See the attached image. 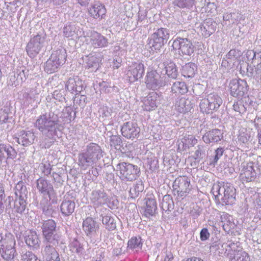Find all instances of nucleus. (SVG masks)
Returning <instances> with one entry per match:
<instances>
[{
	"instance_id": "1",
	"label": "nucleus",
	"mask_w": 261,
	"mask_h": 261,
	"mask_svg": "<svg viewBox=\"0 0 261 261\" xmlns=\"http://www.w3.org/2000/svg\"><path fill=\"white\" fill-rule=\"evenodd\" d=\"M34 125L43 136L50 137L57 135L60 126L58 114L52 111L39 116Z\"/></svg>"
},
{
	"instance_id": "2",
	"label": "nucleus",
	"mask_w": 261,
	"mask_h": 261,
	"mask_svg": "<svg viewBox=\"0 0 261 261\" xmlns=\"http://www.w3.org/2000/svg\"><path fill=\"white\" fill-rule=\"evenodd\" d=\"M117 169L119 173V178L122 181H133L140 176V168L129 163L120 162L117 164Z\"/></svg>"
},
{
	"instance_id": "3",
	"label": "nucleus",
	"mask_w": 261,
	"mask_h": 261,
	"mask_svg": "<svg viewBox=\"0 0 261 261\" xmlns=\"http://www.w3.org/2000/svg\"><path fill=\"white\" fill-rule=\"evenodd\" d=\"M223 102L222 98L216 93H210L200 100V111L206 114H212L217 111Z\"/></svg>"
},
{
	"instance_id": "4",
	"label": "nucleus",
	"mask_w": 261,
	"mask_h": 261,
	"mask_svg": "<svg viewBox=\"0 0 261 261\" xmlns=\"http://www.w3.org/2000/svg\"><path fill=\"white\" fill-rule=\"evenodd\" d=\"M66 54L65 49H58L54 51L45 64V71L49 73L57 71L58 69L65 63Z\"/></svg>"
},
{
	"instance_id": "5",
	"label": "nucleus",
	"mask_w": 261,
	"mask_h": 261,
	"mask_svg": "<svg viewBox=\"0 0 261 261\" xmlns=\"http://www.w3.org/2000/svg\"><path fill=\"white\" fill-rule=\"evenodd\" d=\"M169 38L167 29L161 28L156 30L148 38V45L152 50H159Z\"/></svg>"
},
{
	"instance_id": "6",
	"label": "nucleus",
	"mask_w": 261,
	"mask_h": 261,
	"mask_svg": "<svg viewBox=\"0 0 261 261\" xmlns=\"http://www.w3.org/2000/svg\"><path fill=\"white\" fill-rule=\"evenodd\" d=\"M45 37L46 34L41 29L37 35L31 38L26 47V51L30 58H34L39 54L43 46Z\"/></svg>"
},
{
	"instance_id": "7",
	"label": "nucleus",
	"mask_w": 261,
	"mask_h": 261,
	"mask_svg": "<svg viewBox=\"0 0 261 261\" xmlns=\"http://www.w3.org/2000/svg\"><path fill=\"white\" fill-rule=\"evenodd\" d=\"M41 228L43 241H47L50 243L59 241L60 234L58 232L57 223L54 220L48 219L44 221L42 223Z\"/></svg>"
},
{
	"instance_id": "8",
	"label": "nucleus",
	"mask_w": 261,
	"mask_h": 261,
	"mask_svg": "<svg viewBox=\"0 0 261 261\" xmlns=\"http://www.w3.org/2000/svg\"><path fill=\"white\" fill-rule=\"evenodd\" d=\"M190 180L187 176H179L174 181L173 193L177 198L183 199L189 192Z\"/></svg>"
},
{
	"instance_id": "9",
	"label": "nucleus",
	"mask_w": 261,
	"mask_h": 261,
	"mask_svg": "<svg viewBox=\"0 0 261 261\" xmlns=\"http://www.w3.org/2000/svg\"><path fill=\"white\" fill-rule=\"evenodd\" d=\"M145 80L147 88L152 90L159 89L167 83V77L161 76L156 70L147 72Z\"/></svg>"
},
{
	"instance_id": "10",
	"label": "nucleus",
	"mask_w": 261,
	"mask_h": 261,
	"mask_svg": "<svg viewBox=\"0 0 261 261\" xmlns=\"http://www.w3.org/2000/svg\"><path fill=\"white\" fill-rule=\"evenodd\" d=\"M173 49L178 50L181 56H191L194 51L195 46L191 41L187 38H177L172 43Z\"/></svg>"
},
{
	"instance_id": "11",
	"label": "nucleus",
	"mask_w": 261,
	"mask_h": 261,
	"mask_svg": "<svg viewBox=\"0 0 261 261\" xmlns=\"http://www.w3.org/2000/svg\"><path fill=\"white\" fill-rule=\"evenodd\" d=\"M59 241L56 242L43 241V245L41 249L43 258L45 261H60L59 254L55 249V247L59 244Z\"/></svg>"
},
{
	"instance_id": "12",
	"label": "nucleus",
	"mask_w": 261,
	"mask_h": 261,
	"mask_svg": "<svg viewBox=\"0 0 261 261\" xmlns=\"http://www.w3.org/2000/svg\"><path fill=\"white\" fill-rule=\"evenodd\" d=\"M6 242L3 244L2 246V250H0L2 257L7 261L12 260L16 255V252L14 247L15 245V240L13 236L9 233L6 236Z\"/></svg>"
},
{
	"instance_id": "13",
	"label": "nucleus",
	"mask_w": 261,
	"mask_h": 261,
	"mask_svg": "<svg viewBox=\"0 0 261 261\" xmlns=\"http://www.w3.org/2000/svg\"><path fill=\"white\" fill-rule=\"evenodd\" d=\"M144 65L140 61L133 62L128 67L126 75L130 83H134L143 77Z\"/></svg>"
},
{
	"instance_id": "14",
	"label": "nucleus",
	"mask_w": 261,
	"mask_h": 261,
	"mask_svg": "<svg viewBox=\"0 0 261 261\" xmlns=\"http://www.w3.org/2000/svg\"><path fill=\"white\" fill-rule=\"evenodd\" d=\"M248 85L247 82L241 79H233L229 83L230 94L235 97L241 98L247 93Z\"/></svg>"
},
{
	"instance_id": "15",
	"label": "nucleus",
	"mask_w": 261,
	"mask_h": 261,
	"mask_svg": "<svg viewBox=\"0 0 261 261\" xmlns=\"http://www.w3.org/2000/svg\"><path fill=\"white\" fill-rule=\"evenodd\" d=\"M90 45L94 48H103L108 46V39L100 33L90 31L87 33Z\"/></svg>"
},
{
	"instance_id": "16",
	"label": "nucleus",
	"mask_w": 261,
	"mask_h": 261,
	"mask_svg": "<svg viewBox=\"0 0 261 261\" xmlns=\"http://www.w3.org/2000/svg\"><path fill=\"white\" fill-rule=\"evenodd\" d=\"M122 135L126 139L133 140L139 137L140 128L137 124L132 121L123 123L121 128Z\"/></svg>"
},
{
	"instance_id": "17",
	"label": "nucleus",
	"mask_w": 261,
	"mask_h": 261,
	"mask_svg": "<svg viewBox=\"0 0 261 261\" xmlns=\"http://www.w3.org/2000/svg\"><path fill=\"white\" fill-rule=\"evenodd\" d=\"M241 168L240 177L243 181L250 182L255 179L256 173L254 169L253 163H243Z\"/></svg>"
},
{
	"instance_id": "18",
	"label": "nucleus",
	"mask_w": 261,
	"mask_h": 261,
	"mask_svg": "<svg viewBox=\"0 0 261 261\" xmlns=\"http://www.w3.org/2000/svg\"><path fill=\"white\" fill-rule=\"evenodd\" d=\"M16 150L9 144H0V165L7 163L9 160H14L17 156Z\"/></svg>"
},
{
	"instance_id": "19",
	"label": "nucleus",
	"mask_w": 261,
	"mask_h": 261,
	"mask_svg": "<svg viewBox=\"0 0 261 261\" xmlns=\"http://www.w3.org/2000/svg\"><path fill=\"white\" fill-rule=\"evenodd\" d=\"M36 185L38 192L44 196L50 197L54 193L53 186L50 182L42 177L36 180Z\"/></svg>"
},
{
	"instance_id": "20",
	"label": "nucleus",
	"mask_w": 261,
	"mask_h": 261,
	"mask_svg": "<svg viewBox=\"0 0 261 261\" xmlns=\"http://www.w3.org/2000/svg\"><path fill=\"white\" fill-rule=\"evenodd\" d=\"M99 213L100 219H101L102 223L105 225L107 229L111 231L116 229V222L114 218L111 216L110 210L105 207H101Z\"/></svg>"
},
{
	"instance_id": "21",
	"label": "nucleus",
	"mask_w": 261,
	"mask_h": 261,
	"mask_svg": "<svg viewBox=\"0 0 261 261\" xmlns=\"http://www.w3.org/2000/svg\"><path fill=\"white\" fill-rule=\"evenodd\" d=\"M65 88L75 95L80 93L84 89V82L79 76L70 77L66 82Z\"/></svg>"
},
{
	"instance_id": "22",
	"label": "nucleus",
	"mask_w": 261,
	"mask_h": 261,
	"mask_svg": "<svg viewBox=\"0 0 261 261\" xmlns=\"http://www.w3.org/2000/svg\"><path fill=\"white\" fill-rule=\"evenodd\" d=\"M90 200L94 208L104 205L107 203L108 197L103 190H93L91 194Z\"/></svg>"
},
{
	"instance_id": "23",
	"label": "nucleus",
	"mask_w": 261,
	"mask_h": 261,
	"mask_svg": "<svg viewBox=\"0 0 261 261\" xmlns=\"http://www.w3.org/2000/svg\"><path fill=\"white\" fill-rule=\"evenodd\" d=\"M17 136L16 141L23 146H28L32 144L35 138L34 133L30 130H20Z\"/></svg>"
},
{
	"instance_id": "24",
	"label": "nucleus",
	"mask_w": 261,
	"mask_h": 261,
	"mask_svg": "<svg viewBox=\"0 0 261 261\" xmlns=\"http://www.w3.org/2000/svg\"><path fill=\"white\" fill-rule=\"evenodd\" d=\"M236 190L232 184L229 182L226 192L220 197L221 203L222 205H233L236 200Z\"/></svg>"
},
{
	"instance_id": "25",
	"label": "nucleus",
	"mask_w": 261,
	"mask_h": 261,
	"mask_svg": "<svg viewBox=\"0 0 261 261\" xmlns=\"http://www.w3.org/2000/svg\"><path fill=\"white\" fill-rule=\"evenodd\" d=\"M158 98L159 96L156 92H150L142 101L143 109L147 111L154 109L157 107Z\"/></svg>"
},
{
	"instance_id": "26",
	"label": "nucleus",
	"mask_w": 261,
	"mask_h": 261,
	"mask_svg": "<svg viewBox=\"0 0 261 261\" xmlns=\"http://www.w3.org/2000/svg\"><path fill=\"white\" fill-rule=\"evenodd\" d=\"M99 228L96 222L91 217H87L83 222V228L87 236L91 237Z\"/></svg>"
},
{
	"instance_id": "27",
	"label": "nucleus",
	"mask_w": 261,
	"mask_h": 261,
	"mask_svg": "<svg viewBox=\"0 0 261 261\" xmlns=\"http://www.w3.org/2000/svg\"><path fill=\"white\" fill-rule=\"evenodd\" d=\"M85 152L96 162L103 156V152L97 144L91 143L87 145Z\"/></svg>"
},
{
	"instance_id": "28",
	"label": "nucleus",
	"mask_w": 261,
	"mask_h": 261,
	"mask_svg": "<svg viewBox=\"0 0 261 261\" xmlns=\"http://www.w3.org/2000/svg\"><path fill=\"white\" fill-rule=\"evenodd\" d=\"M217 27V22L208 18L206 19L203 24L200 26V30L203 36L208 37L216 31Z\"/></svg>"
},
{
	"instance_id": "29",
	"label": "nucleus",
	"mask_w": 261,
	"mask_h": 261,
	"mask_svg": "<svg viewBox=\"0 0 261 261\" xmlns=\"http://www.w3.org/2000/svg\"><path fill=\"white\" fill-rule=\"evenodd\" d=\"M223 137V133L220 129H213L206 132L202 139L205 143H216L221 141Z\"/></svg>"
},
{
	"instance_id": "30",
	"label": "nucleus",
	"mask_w": 261,
	"mask_h": 261,
	"mask_svg": "<svg viewBox=\"0 0 261 261\" xmlns=\"http://www.w3.org/2000/svg\"><path fill=\"white\" fill-rule=\"evenodd\" d=\"M175 107L178 112L185 113L190 111L193 107V104L189 99L185 97L178 98L176 101Z\"/></svg>"
},
{
	"instance_id": "31",
	"label": "nucleus",
	"mask_w": 261,
	"mask_h": 261,
	"mask_svg": "<svg viewBox=\"0 0 261 261\" xmlns=\"http://www.w3.org/2000/svg\"><path fill=\"white\" fill-rule=\"evenodd\" d=\"M96 163V162L85 151L80 153L78 155L79 165L84 170L87 169Z\"/></svg>"
},
{
	"instance_id": "32",
	"label": "nucleus",
	"mask_w": 261,
	"mask_h": 261,
	"mask_svg": "<svg viewBox=\"0 0 261 261\" xmlns=\"http://www.w3.org/2000/svg\"><path fill=\"white\" fill-rule=\"evenodd\" d=\"M85 67L89 70L90 72H96L100 67V59L95 56L89 55L86 56L84 59Z\"/></svg>"
},
{
	"instance_id": "33",
	"label": "nucleus",
	"mask_w": 261,
	"mask_h": 261,
	"mask_svg": "<svg viewBox=\"0 0 261 261\" xmlns=\"http://www.w3.org/2000/svg\"><path fill=\"white\" fill-rule=\"evenodd\" d=\"M228 183L227 182H218L213 185L211 192L215 197L216 199L220 200V197L224 195L227 189Z\"/></svg>"
},
{
	"instance_id": "34",
	"label": "nucleus",
	"mask_w": 261,
	"mask_h": 261,
	"mask_svg": "<svg viewBox=\"0 0 261 261\" xmlns=\"http://www.w3.org/2000/svg\"><path fill=\"white\" fill-rule=\"evenodd\" d=\"M91 17L95 19H101L106 13V9L104 5L96 3L93 5L89 10Z\"/></svg>"
},
{
	"instance_id": "35",
	"label": "nucleus",
	"mask_w": 261,
	"mask_h": 261,
	"mask_svg": "<svg viewBox=\"0 0 261 261\" xmlns=\"http://www.w3.org/2000/svg\"><path fill=\"white\" fill-rule=\"evenodd\" d=\"M26 244L35 249H38L39 247V240L35 231L30 230L27 232L25 237Z\"/></svg>"
},
{
	"instance_id": "36",
	"label": "nucleus",
	"mask_w": 261,
	"mask_h": 261,
	"mask_svg": "<svg viewBox=\"0 0 261 261\" xmlns=\"http://www.w3.org/2000/svg\"><path fill=\"white\" fill-rule=\"evenodd\" d=\"M160 206L163 212H165L169 214V212H171L174 207V203L171 196L168 194L164 195L160 204Z\"/></svg>"
},
{
	"instance_id": "37",
	"label": "nucleus",
	"mask_w": 261,
	"mask_h": 261,
	"mask_svg": "<svg viewBox=\"0 0 261 261\" xmlns=\"http://www.w3.org/2000/svg\"><path fill=\"white\" fill-rule=\"evenodd\" d=\"M75 207V202L70 200H63L60 206L61 213L65 216L71 215L74 212Z\"/></svg>"
},
{
	"instance_id": "38",
	"label": "nucleus",
	"mask_w": 261,
	"mask_h": 261,
	"mask_svg": "<svg viewBox=\"0 0 261 261\" xmlns=\"http://www.w3.org/2000/svg\"><path fill=\"white\" fill-rule=\"evenodd\" d=\"M197 68L195 64L189 62L182 67L181 74L186 78H192L194 76Z\"/></svg>"
},
{
	"instance_id": "39",
	"label": "nucleus",
	"mask_w": 261,
	"mask_h": 261,
	"mask_svg": "<svg viewBox=\"0 0 261 261\" xmlns=\"http://www.w3.org/2000/svg\"><path fill=\"white\" fill-rule=\"evenodd\" d=\"M157 210V204L155 200L153 198H148L146 201V208L144 215L148 218L154 215Z\"/></svg>"
},
{
	"instance_id": "40",
	"label": "nucleus",
	"mask_w": 261,
	"mask_h": 261,
	"mask_svg": "<svg viewBox=\"0 0 261 261\" xmlns=\"http://www.w3.org/2000/svg\"><path fill=\"white\" fill-rule=\"evenodd\" d=\"M163 66L165 69L166 74L170 78L175 79L177 77L178 72L176 66L173 62H164Z\"/></svg>"
},
{
	"instance_id": "41",
	"label": "nucleus",
	"mask_w": 261,
	"mask_h": 261,
	"mask_svg": "<svg viewBox=\"0 0 261 261\" xmlns=\"http://www.w3.org/2000/svg\"><path fill=\"white\" fill-rule=\"evenodd\" d=\"M245 100V104L243 103V101H238L234 102L233 105V109L239 114L244 113L247 110L248 107L250 105H252L253 101L250 100L248 97L244 98Z\"/></svg>"
},
{
	"instance_id": "42",
	"label": "nucleus",
	"mask_w": 261,
	"mask_h": 261,
	"mask_svg": "<svg viewBox=\"0 0 261 261\" xmlns=\"http://www.w3.org/2000/svg\"><path fill=\"white\" fill-rule=\"evenodd\" d=\"M144 186L142 180H137L133 187L129 190V195L130 198L135 199L144 190Z\"/></svg>"
},
{
	"instance_id": "43",
	"label": "nucleus",
	"mask_w": 261,
	"mask_h": 261,
	"mask_svg": "<svg viewBox=\"0 0 261 261\" xmlns=\"http://www.w3.org/2000/svg\"><path fill=\"white\" fill-rule=\"evenodd\" d=\"M221 219L222 227L225 231H229L234 227L233 218L228 214L223 213L221 216Z\"/></svg>"
},
{
	"instance_id": "44",
	"label": "nucleus",
	"mask_w": 261,
	"mask_h": 261,
	"mask_svg": "<svg viewBox=\"0 0 261 261\" xmlns=\"http://www.w3.org/2000/svg\"><path fill=\"white\" fill-rule=\"evenodd\" d=\"M0 123L3 125V128L10 130L14 125V119L12 117L9 116L7 112L3 111L0 113Z\"/></svg>"
},
{
	"instance_id": "45",
	"label": "nucleus",
	"mask_w": 261,
	"mask_h": 261,
	"mask_svg": "<svg viewBox=\"0 0 261 261\" xmlns=\"http://www.w3.org/2000/svg\"><path fill=\"white\" fill-rule=\"evenodd\" d=\"M229 258L230 261H250L249 255L242 249L234 250L233 255H230Z\"/></svg>"
},
{
	"instance_id": "46",
	"label": "nucleus",
	"mask_w": 261,
	"mask_h": 261,
	"mask_svg": "<svg viewBox=\"0 0 261 261\" xmlns=\"http://www.w3.org/2000/svg\"><path fill=\"white\" fill-rule=\"evenodd\" d=\"M64 36L67 38L73 39L77 37V29L75 25L71 23H67L63 28Z\"/></svg>"
},
{
	"instance_id": "47",
	"label": "nucleus",
	"mask_w": 261,
	"mask_h": 261,
	"mask_svg": "<svg viewBox=\"0 0 261 261\" xmlns=\"http://www.w3.org/2000/svg\"><path fill=\"white\" fill-rule=\"evenodd\" d=\"M69 247L72 253H76L79 256L84 254L85 253L83 244L76 239H74L71 242Z\"/></svg>"
},
{
	"instance_id": "48",
	"label": "nucleus",
	"mask_w": 261,
	"mask_h": 261,
	"mask_svg": "<svg viewBox=\"0 0 261 261\" xmlns=\"http://www.w3.org/2000/svg\"><path fill=\"white\" fill-rule=\"evenodd\" d=\"M142 245L143 242L140 237H133L128 241L127 248L137 251L142 249Z\"/></svg>"
},
{
	"instance_id": "49",
	"label": "nucleus",
	"mask_w": 261,
	"mask_h": 261,
	"mask_svg": "<svg viewBox=\"0 0 261 261\" xmlns=\"http://www.w3.org/2000/svg\"><path fill=\"white\" fill-rule=\"evenodd\" d=\"M28 190L25 184L22 181H19L15 186V194L16 197L27 199Z\"/></svg>"
},
{
	"instance_id": "50",
	"label": "nucleus",
	"mask_w": 261,
	"mask_h": 261,
	"mask_svg": "<svg viewBox=\"0 0 261 261\" xmlns=\"http://www.w3.org/2000/svg\"><path fill=\"white\" fill-rule=\"evenodd\" d=\"M251 136L250 133L247 130H242L240 132L239 135L238 137V144L242 147L247 146L249 144Z\"/></svg>"
},
{
	"instance_id": "51",
	"label": "nucleus",
	"mask_w": 261,
	"mask_h": 261,
	"mask_svg": "<svg viewBox=\"0 0 261 261\" xmlns=\"http://www.w3.org/2000/svg\"><path fill=\"white\" fill-rule=\"evenodd\" d=\"M172 92L174 93L184 94L188 91V87L186 84L182 82H176L172 86Z\"/></svg>"
},
{
	"instance_id": "52",
	"label": "nucleus",
	"mask_w": 261,
	"mask_h": 261,
	"mask_svg": "<svg viewBox=\"0 0 261 261\" xmlns=\"http://www.w3.org/2000/svg\"><path fill=\"white\" fill-rule=\"evenodd\" d=\"M26 199L16 198L14 201V209L16 212L21 214L24 211L27 205Z\"/></svg>"
},
{
	"instance_id": "53",
	"label": "nucleus",
	"mask_w": 261,
	"mask_h": 261,
	"mask_svg": "<svg viewBox=\"0 0 261 261\" xmlns=\"http://www.w3.org/2000/svg\"><path fill=\"white\" fill-rule=\"evenodd\" d=\"M21 261H40L32 252L30 251H22Z\"/></svg>"
},
{
	"instance_id": "54",
	"label": "nucleus",
	"mask_w": 261,
	"mask_h": 261,
	"mask_svg": "<svg viewBox=\"0 0 261 261\" xmlns=\"http://www.w3.org/2000/svg\"><path fill=\"white\" fill-rule=\"evenodd\" d=\"M253 197L254 209L259 214L258 217L261 216V196L257 193L253 195Z\"/></svg>"
},
{
	"instance_id": "55",
	"label": "nucleus",
	"mask_w": 261,
	"mask_h": 261,
	"mask_svg": "<svg viewBox=\"0 0 261 261\" xmlns=\"http://www.w3.org/2000/svg\"><path fill=\"white\" fill-rule=\"evenodd\" d=\"M57 135H54L52 137H45V138L40 144L42 148H49L54 143L55 138Z\"/></svg>"
},
{
	"instance_id": "56",
	"label": "nucleus",
	"mask_w": 261,
	"mask_h": 261,
	"mask_svg": "<svg viewBox=\"0 0 261 261\" xmlns=\"http://www.w3.org/2000/svg\"><path fill=\"white\" fill-rule=\"evenodd\" d=\"M194 0H177L175 3V5L181 8H190L193 5Z\"/></svg>"
},
{
	"instance_id": "57",
	"label": "nucleus",
	"mask_w": 261,
	"mask_h": 261,
	"mask_svg": "<svg viewBox=\"0 0 261 261\" xmlns=\"http://www.w3.org/2000/svg\"><path fill=\"white\" fill-rule=\"evenodd\" d=\"M237 14L235 13H226L223 15V20L225 21H228V25L232 24L235 23L237 20Z\"/></svg>"
},
{
	"instance_id": "58",
	"label": "nucleus",
	"mask_w": 261,
	"mask_h": 261,
	"mask_svg": "<svg viewBox=\"0 0 261 261\" xmlns=\"http://www.w3.org/2000/svg\"><path fill=\"white\" fill-rule=\"evenodd\" d=\"M42 209L43 214L48 217L51 216L55 210L54 206L50 203H47L46 204L44 205Z\"/></svg>"
},
{
	"instance_id": "59",
	"label": "nucleus",
	"mask_w": 261,
	"mask_h": 261,
	"mask_svg": "<svg viewBox=\"0 0 261 261\" xmlns=\"http://www.w3.org/2000/svg\"><path fill=\"white\" fill-rule=\"evenodd\" d=\"M40 167L42 173L43 174L44 176H48L49 174L51 173L52 168L50 163H46L45 164H42L40 166Z\"/></svg>"
},
{
	"instance_id": "60",
	"label": "nucleus",
	"mask_w": 261,
	"mask_h": 261,
	"mask_svg": "<svg viewBox=\"0 0 261 261\" xmlns=\"http://www.w3.org/2000/svg\"><path fill=\"white\" fill-rule=\"evenodd\" d=\"M122 139L120 136L113 135L110 138V145L111 146H114L117 148V146H120L122 143Z\"/></svg>"
},
{
	"instance_id": "61",
	"label": "nucleus",
	"mask_w": 261,
	"mask_h": 261,
	"mask_svg": "<svg viewBox=\"0 0 261 261\" xmlns=\"http://www.w3.org/2000/svg\"><path fill=\"white\" fill-rule=\"evenodd\" d=\"M23 77L24 78V79H25L24 72L23 70H22V71L20 72L19 73L17 74L16 82L15 81V80L16 79L15 76V75L11 76L10 79V81L14 82V83H12V85H14L15 86H16V85H17L18 84L19 79H20V80L22 82L23 81Z\"/></svg>"
},
{
	"instance_id": "62",
	"label": "nucleus",
	"mask_w": 261,
	"mask_h": 261,
	"mask_svg": "<svg viewBox=\"0 0 261 261\" xmlns=\"http://www.w3.org/2000/svg\"><path fill=\"white\" fill-rule=\"evenodd\" d=\"M99 87L100 89V91L101 92H105V93H109L110 91L111 86L109 85V83L105 82V81H102L101 82H99Z\"/></svg>"
},
{
	"instance_id": "63",
	"label": "nucleus",
	"mask_w": 261,
	"mask_h": 261,
	"mask_svg": "<svg viewBox=\"0 0 261 261\" xmlns=\"http://www.w3.org/2000/svg\"><path fill=\"white\" fill-rule=\"evenodd\" d=\"M204 10L207 13H213L216 10V6L214 3L208 2L205 6Z\"/></svg>"
},
{
	"instance_id": "64",
	"label": "nucleus",
	"mask_w": 261,
	"mask_h": 261,
	"mask_svg": "<svg viewBox=\"0 0 261 261\" xmlns=\"http://www.w3.org/2000/svg\"><path fill=\"white\" fill-rule=\"evenodd\" d=\"M201 210V208L199 206L195 205L193 206V209L191 211L190 214L193 218L195 219L200 215Z\"/></svg>"
}]
</instances>
